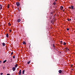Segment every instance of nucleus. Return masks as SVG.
Here are the masks:
<instances>
[{
	"label": "nucleus",
	"instance_id": "nucleus-33",
	"mask_svg": "<svg viewBox=\"0 0 75 75\" xmlns=\"http://www.w3.org/2000/svg\"><path fill=\"white\" fill-rule=\"evenodd\" d=\"M66 50H68V48H67L66 49Z\"/></svg>",
	"mask_w": 75,
	"mask_h": 75
},
{
	"label": "nucleus",
	"instance_id": "nucleus-14",
	"mask_svg": "<svg viewBox=\"0 0 75 75\" xmlns=\"http://www.w3.org/2000/svg\"><path fill=\"white\" fill-rule=\"evenodd\" d=\"M31 62V61H30L29 62H27V63L28 64H30V63Z\"/></svg>",
	"mask_w": 75,
	"mask_h": 75
},
{
	"label": "nucleus",
	"instance_id": "nucleus-8",
	"mask_svg": "<svg viewBox=\"0 0 75 75\" xmlns=\"http://www.w3.org/2000/svg\"><path fill=\"white\" fill-rule=\"evenodd\" d=\"M71 8L72 9V10L74 9V6H71Z\"/></svg>",
	"mask_w": 75,
	"mask_h": 75
},
{
	"label": "nucleus",
	"instance_id": "nucleus-38",
	"mask_svg": "<svg viewBox=\"0 0 75 75\" xmlns=\"http://www.w3.org/2000/svg\"><path fill=\"white\" fill-rule=\"evenodd\" d=\"M56 1H57V0H55Z\"/></svg>",
	"mask_w": 75,
	"mask_h": 75
},
{
	"label": "nucleus",
	"instance_id": "nucleus-27",
	"mask_svg": "<svg viewBox=\"0 0 75 75\" xmlns=\"http://www.w3.org/2000/svg\"><path fill=\"white\" fill-rule=\"evenodd\" d=\"M73 66V67H74V65H73L72 64L71 65V67H72Z\"/></svg>",
	"mask_w": 75,
	"mask_h": 75
},
{
	"label": "nucleus",
	"instance_id": "nucleus-24",
	"mask_svg": "<svg viewBox=\"0 0 75 75\" xmlns=\"http://www.w3.org/2000/svg\"><path fill=\"white\" fill-rule=\"evenodd\" d=\"M60 42H61V44H62V41H60Z\"/></svg>",
	"mask_w": 75,
	"mask_h": 75
},
{
	"label": "nucleus",
	"instance_id": "nucleus-9",
	"mask_svg": "<svg viewBox=\"0 0 75 75\" xmlns=\"http://www.w3.org/2000/svg\"><path fill=\"white\" fill-rule=\"evenodd\" d=\"M25 72V70H23L22 71V74H24V72Z\"/></svg>",
	"mask_w": 75,
	"mask_h": 75
},
{
	"label": "nucleus",
	"instance_id": "nucleus-18",
	"mask_svg": "<svg viewBox=\"0 0 75 75\" xmlns=\"http://www.w3.org/2000/svg\"><path fill=\"white\" fill-rule=\"evenodd\" d=\"M68 21H71V19H68Z\"/></svg>",
	"mask_w": 75,
	"mask_h": 75
},
{
	"label": "nucleus",
	"instance_id": "nucleus-6",
	"mask_svg": "<svg viewBox=\"0 0 75 75\" xmlns=\"http://www.w3.org/2000/svg\"><path fill=\"white\" fill-rule=\"evenodd\" d=\"M23 44H25V45H26V42H25L24 41H23Z\"/></svg>",
	"mask_w": 75,
	"mask_h": 75
},
{
	"label": "nucleus",
	"instance_id": "nucleus-29",
	"mask_svg": "<svg viewBox=\"0 0 75 75\" xmlns=\"http://www.w3.org/2000/svg\"><path fill=\"white\" fill-rule=\"evenodd\" d=\"M0 64H1V61H0Z\"/></svg>",
	"mask_w": 75,
	"mask_h": 75
},
{
	"label": "nucleus",
	"instance_id": "nucleus-36",
	"mask_svg": "<svg viewBox=\"0 0 75 75\" xmlns=\"http://www.w3.org/2000/svg\"><path fill=\"white\" fill-rule=\"evenodd\" d=\"M69 8H71V7H69Z\"/></svg>",
	"mask_w": 75,
	"mask_h": 75
},
{
	"label": "nucleus",
	"instance_id": "nucleus-17",
	"mask_svg": "<svg viewBox=\"0 0 75 75\" xmlns=\"http://www.w3.org/2000/svg\"><path fill=\"white\" fill-rule=\"evenodd\" d=\"M9 7H10V5H9V4H8V5L7 8H9Z\"/></svg>",
	"mask_w": 75,
	"mask_h": 75
},
{
	"label": "nucleus",
	"instance_id": "nucleus-31",
	"mask_svg": "<svg viewBox=\"0 0 75 75\" xmlns=\"http://www.w3.org/2000/svg\"><path fill=\"white\" fill-rule=\"evenodd\" d=\"M1 75H2L3 74V73H1L0 74Z\"/></svg>",
	"mask_w": 75,
	"mask_h": 75
},
{
	"label": "nucleus",
	"instance_id": "nucleus-12",
	"mask_svg": "<svg viewBox=\"0 0 75 75\" xmlns=\"http://www.w3.org/2000/svg\"><path fill=\"white\" fill-rule=\"evenodd\" d=\"M11 25V24H10V23L9 22L8 23V25L10 26V25Z\"/></svg>",
	"mask_w": 75,
	"mask_h": 75
},
{
	"label": "nucleus",
	"instance_id": "nucleus-5",
	"mask_svg": "<svg viewBox=\"0 0 75 75\" xmlns=\"http://www.w3.org/2000/svg\"><path fill=\"white\" fill-rule=\"evenodd\" d=\"M59 74H61L62 73V70H60L59 71Z\"/></svg>",
	"mask_w": 75,
	"mask_h": 75
},
{
	"label": "nucleus",
	"instance_id": "nucleus-20",
	"mask_svg": "<svg viewBox=\"0 0 75 75\" xmlns=\"http://www.w3.org/2000/svg\"><path fill=\"white\" fill-rule=\"evenodd\" d=\"M53 4L54 5H55V4H56V3L55 2H54L53 3Z\"/></svg>",
	"mask_w": 75,
	"mask_h": 75
},
{
	"label": "nucleus",
	"instance_id": "nucleus-25",
	"mask_svg": "<svg viewBox=\"0 0 75 75\" xmlns=\"http://www.w3.org/2000/svg\"><path fill=\"white\" fill-rule=\"evenodd\" d=\"M13 58H16V57L15 56H14L13 57Z\"/></svg>",
	"mask_w": 75,
	"mask_h": 75
},
{
	"label": "nucleus",
	"instance_id": "nucleus-30",
	"mask_svg": "<svg viewBox=\"0 0 75 75\" xmlns=\"http://www.w3.org/2000/svg\"><path fill=\"white\" fill-rule=\"evenodd\" d=\"M7 75H10V74H7Z\"/></svg>",
	"mask_w": 75,
	"mask_h": 75
},
{
	"label": "nucleus",
	"instance_id": "nucleus-11",
	"mask_svg": "<svg viewBox=\"0 0 75 75\" xmlns=\"http://www.w3.org/2000/svg\"><path fill=\"white\" fill-rule=\"evenodd\" d=\"M6 37H8V34H7L6 35Z\"/></svg>",
	"mask_w": 75,
	"mask_h": 75
},
{
	"label": "nucleus",
	"instance_id": "nucleus-32",
	"mask_svg": "<svg viewBox=\"0 0 75 75\" xmlns=\"http://www.w3.org/2000/svg\"><path fill=\"white\" fill-rule=\"evenodd\" d=\"M71 70H72V71H74V69H71Z\"/></svg>",
	"mask_w": 75,
	"mask_h": 75
},
{
	"label": "nucleus",
	"instance_id": "nucleus-4",
	"mask_svg": "<svg viewBox=\"0 0 75 75\" xmlns=\"http://www.w3.org/2000/svg\"><path fill=\"white\" fill-rule=\"evenodd\" d=\"M12 69H13V71H15V70H16V68L15 67H13Z\"/></svg>",
	"mask_w": 75,
	"mask_h": 75
},
{
	"label": "nucleus",
	"instance_id": "nucleus-41",
	"mask_svg": "<svg viewBox=\"0 0 75 75\" xmlns=\"http://www.w3.org/2000/svg\"><path fill=\"white\" fill-rule=\"evenodd\" d=\"M25 75H27V74H25Z\"/></svg>",
	"mask_w": 75,
	"mask_h": 75
},
{
	"label": "nucleus",
	"instance_id": "nucleus-21",
	"mask_svg": "<svg viewBox=\"0 0 75 75\" xmlns=\"http://www.w3.org/2000/svg\"><path fill=\"white\" fill-rule=\"evenodd\" d=\"M9 31L11 33V31H12V30H11L9 29Z\"/></svg>",
	"mask_w": 75,
	"mask_h": 75
},
{
	"label": "nucleus",
	"instance_id": "nucleus-15",
	"mask_svg": "<svg viewBox=\"0 0 75 75\" xmlns=\"http://www.w3.org/2000/svg\"><path fill=\"white\" fill-rule=\"evenodd\" d=\"M7 61V60H4L3 62V63H5V62H6Z\"/></svg>",
	"mask_w": 75,
	"mask_h": 75
},
{
	"label": "nucleus",
	"instance_id": "nucleus-39",
	"mask_svg": "<svg viewBox=\"0 0 75 75\" xmlns=\"http://www.w3.org/2000/svg\"><path fill=\"white\" fill-rule=\"evenodd\" d=\"M66 48H65V49H66Z\"/></svg>",
	"mask_w": 75,
	"mask_h": 75
},
{
	"label": "nucleus",
	"instance_id": "nucleus-37",
	"mask_svg": "<svg viewBox=\"0 0 75 75\" xmlns=\"http://www.w3.org/2000/svg\"><path fill=\"white\" fill-rule=\"evenodd\" d=\"M69 49H68V51H69Z\"/></svg>",
	"mask_w": 75,
	"mask_h": 75
},
{
	"label": "nucleus",
	"instance_id": "nucleus-40",
	"mask_svg": "<svg viewBox=\"0 0 75 75\" xmlns=\"http://www.w3.org/2000/svg\"><path fill=\"white\" fill-rule=\"evenodd\" d=\"M52 24H54V23H53Z\"/></svg>",
	"mask_w": 75,
	"mask_h": 75
},
{
	"label": "nucleus",
	"instance_id": "nucleus-16",
	"mask_svg": "<svg viewBox=\"0 0 75 75\" xmlns=\"http://www.w3.org/2000/svg\"><path fill=\"white\" fill-rule=\"evenodd\" d=\"M63 45H66V43H65V42H63Z\"/></svg>",
	"mask_w": 75,
	"mask_h": 75
},
{
	"label": "nucleus",
	"instance_id": "nucleus-1",
	"mask_svg": "<svg viewBox=\"0 0 75 75\" xmlns=\"http://www.w3.org/2000/svg\"><path fill=\"white\" fill-rule=\"evenodd\" d=\"M16 4L18 7H19V6L20 5V4L19 2H16Z\"/></svg>",
	"mask_w": 75,
	"mask_h": 75
},
{
	"label": "nucleus",
	"instance_id": "nucleus-13",
	"mask_svg": "<svg viewBox=\"0 0 75 75\" xmlns=\"http://www.w3.org/2000/svg\"><path fill=\"white\" fill-rule=\"evenodd\" d=\"M2 45H3V46H5V43H2Z\"/></svg>",
	"mask_w": 75,
	"mask_h": 75
},
{
	"label": "nucleus",
	"instance_id": "nucleus-3",
	"mask_svg": "<svg viewBox=\"0 0 75 75\" xmlns=\"http://www.w3.org/2000/svg\"><path fill=\"white\" fill-rule=\"evenodd\" d=\"M19 75H21V70H20L19 71V73L18 74Z\"/></svg>",
	"mask_w": 75,
	"mask_h": 75
},
{
	"label": "nucleus",
	"instance_id": "nucleus-7",
	"mask_svg": "<svg viewBox=\"0 0 75 75\" xmlns=\"http://www.w3.org/2000/svg\"><path fill=\"white\" fill-rule=\"evenodd\" d=\"M0 10L2 9V5H0Z\"/></svg>",
	"mask_w": 75,
	"mask_h": 75
},
{
	"label": "nucleus",
	"instance_id": "nucleus-26",
	"mask_svg": "<svg viewBox=\"0 0 75 75\" xmlns=\"http://www.w3.org/2000/svg\"><path fill=\"white\" fill-rule=\"evenodd\" d=\"M51 22L52 23H53V21H51Z\"/></svg>",
	"mask_w": 75,
	"mask_h": 75
},
{
	"label": "nucleus",
	"instance_id": "nucleus-28",
	"mask_svg": "<svg viewBox=\"0 0 75 75\" xmlns=\"http://www.w3.org/2000/svg\"><path fill=\"white\" fill-rule=\"evenodd\" d=\"M53 47H55V46H54V45L53 44Z\"/></svg>",
	"mask_w": 75,
	"mask_h": 75
},
{
	"label": "nucleus",
	"instance_id": "nucleus-34",
	"mask_svg": "<svg viewBox=\"0 0 75 75\" xmlns=\"http://www.w3.org/2000/svg\"><path fill=\"white\" fill-rule=\"evenodd\" d=\"M61 10H62V8H61Z\"/></svg>",
	"mask_w": 75,
	"mask_h": 75
},
{
	"label": "nucleus",
	"instance_id": "nucleus-23",
	"mask_svg": "<svg viewBox=\"0 0 75 75\" xmlns=\"http://www.w3.org/2000/svg\"><path fill=\"white\" fill-rule=\"evenodd\" d=\"M13 52H12L11 53V55H13Z\"/></svg>",
	"mask_w": 75,
	"mask_h": 75
},
{
	"label": "nucleus",
	"instance_id": "nucleus-35",
	"mask_svg": "<svg viewBox=\"0 0 75 75\" xmlns=\"http://www.w3.org/2000/svg\"><path fill=\"white\" fill-rule=\"evenodd\" d=\"M63 11H65V10H64H64H63Z\"/></svg>",
	"mask_w": 75,
	"mask_h": 75
},
{
	"label": "nucleus",
	"instance_id": "nucleus-2",
	"mask_svg": "<svg viewBox=\"0 0 75 75\" xmlns=\"http://www.w3.org/2000/svg\"><path fill=\"white\" fill-rule=\"evenodd\" d=\"M16 21L18 23H20V22L21 20L20 19H17Z\"/></svg>",
	"mask_w": 75,
	"mask_h": 75
},
{
	"label": "nucleus",
	"instance_id": "nucleus-19",
	"mask_svg": "<svg viewBox=\"0 0 75 75\" xmlns=\"http://www.w3.org/2000/svg\"><path fill=\"white\" fill-rule=\"evenodd\" d=\"M60 8L63 9V8H64V7H63V6H60Z\"/></svg>",
	"mask_w": 75,
	"mask_h": 75
},
{
	"label": "nucleus",
	"instance_id": "nucleus-10",
	"mask_svg": "<svg viewBox=\"0 0 75 75\" xmlns=\"http://www.w3.org/2000/svg\"><path fill=\"white\" fill-rule=\"evenodd\" d=\"M17 67H18V64H16L15 66V68H17Z\"/></svg>",
	"mask_w": 75,
	"mask_h": 75
},
{
	"label": "nucleus",
	"instance_id": "nucleus-22",
	"mask_svg": "<svg viewBox=\"0 0 75 75\" xmlns=\"http://www.w3.org/2000/svg\"><path fill=\"white\" fill-rule=\"evenodd\" d=\"M69 28H67V31H69Z\"/></svg>",
	"mask_w": 75,
	"mask_h": 75
}]
</instances>
